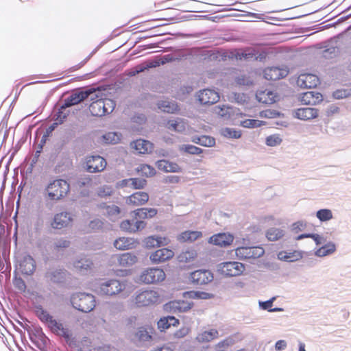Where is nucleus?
Masks as SVG:
<instances>
[{
    "instance_id": "21",
    "label": "nucleus",
    "mask_w": 351,
    "mask_h": 351,
    "mask_svg": "<svg viewBox=\"0 0 351 351\" xmlns=\"http://www.w3.org/2000/svg\"><path fill=\"white\" fill-rule=\"evenodd\" d=\"M75 269L82 274H86L93 269V263L92 260L86 256L77 258L73 262Z\"/></svg>"
},
{
    "instance_id": "4",
    "label": "nucleus",
    "mask_w": 351,
    "mask_h": 351,
    "mask_svg": "<svg viewBox=\"0 0 351 351\" xmlns=\"http://www.w3.org/2000/svg\"><path fill=\"white\" fill-rule=\"evenodd\" d=\"M70 301L74 308L82 313H89L95 307V298L91 293L84 292L73 293Z\"/></svg>"
},
{
    "instance_id": "57",
    "label": "nucleus",
    "mask_w": 351,
    "mask_h": 351,
    "mask_svg": "<svg viewBox=\"0 0 351 351\" xmlns=\"http://www.w3.org/2000/svg\"><path fill=\"white\" fill-rule=\"evenodd\" d=\"M351 95V90L337 89L332 93V97L336 99H341Z\"/></svg>"
},
{
    "instance_id": "54",
    "label": "nucleus",
    "mask_w": 351,
    "mask_h": 351,
    "mask_svg": "<svg viewBox=\"0 0 351 351\" xmlns=\"http://www.w3.org/2000/svg\"><path fill=\"white\" fill-rule=\"evenodd\" d=\"M130 180V186L134 189H143L147 184V180L143 178H132Z\"/></svg>"
},
{
    "instance_id": "46",
    "label": "nucleus",
    "mask_w": 351,
    "mask_h": 351,
    "mask_svg": "<svg viewBox=\"0 0 351 351\" xmlns=\"http://www.w3.org/2000/svg\"><path fill=\"white\" fill-rule=\"evenodd\" d=\"M122 138V133H104L102 140L106 144H117Z\"/></svg>"
},
{
    "instance_id": "38",
    "label": "nucleus",
    "mask_w": 351,
    "mask_h": 351,
    "mask_svg": "<svg viewBox=\"0 0 351 351\" xmlns=\"http://www.w3.org/2000/svg\"><path fill=\"white\" fill-rule=\"evenodd\" d=\"M191 141L203 147H213L215 145V138L208 135L195 136L192 137Z\"/></svg>"
},
{
    "instance_id": "33",
    "label": "nucleus",
    "mask_w": 351,
    "mask_h": 351,
    "mask_svg": "<svg viewBox=\"0 0 351 351\" xmlns=\"http://www.w3.org/2000/svg\"><path fill=\"white\" fill-rule=\"evenodd\" d=\"M256 97L259 102L272 104L276 101L277 95L271 90H265L258 93Z\"/></svg>"
},
{
    "instance_id": "47",
    "label": "nucleus",
    "mask_w": 351,
    "mask_h": 351,
    "mask_svg": "<svg viewBox=\"0 0 351 351\" xmlns=\"http://www.w3.org/2000/svg\"><path fill=\"white\" fill-rule=\"evenodd\" d=\"M190 298L193 299H202L208 300L214 298V295L210 293L200 291H191L186 292Z\"/></svg>"
},
{
    "instance_id": "8",
    "label": "nucleus",
    "mask_w": 351,
    "mask_h": 351,
    "mask_svg": "<svg viewBox=\"0 0 351 351\" xmlns=\"http://www.w3.org/2000/svg\"><path fill=\"white\" fill-rule=\"evenodd\" d=\"M74 215L69 211H62L53 215L50 226L56 230H60L64 228H69L73 226Z\"/></svg>"
},
{
    "instance_id": "9",
    "label": "nucleus",
    "mask_w": 351,
    "mask_h": 351,
    "mask_svg": "<svg viewBox=\"0 0 351 351\" xmlns=\"http://www.w3.org/2000/svg\"><path fill=\"white\" fill-rule=\"evenodd\" d=\"M165 278V271L158 267H151L144 270L140 276V280L145 284H154Z\"/></svg>"
},
{
    "instance_id": "39",
    "label": "nucleus",
    "mask_w": 351,
    "mask_h": 351,
    "mask_svg": "<svg viewBox=\"0 0 351 351\" xmlns=\"http://www.w3.org/2000/svg\"><path fill=\"white\" fill-rule=\"evenodd\" d=\"M336 250V245L332 242H328L319 248H318L315 252V255L318 257H324L326 256H328L334 253Z\"/></svg>"
},
{
    "instance_id": "52",
    "label": "nucleus",
    "mask_w": 351,
    "mask_h": 351,
    "mask_svg": "<svg viewBox=\"0 0 351 351\" xmlns=\"http://www.w3.org/2000/svg\"><path fill=\"white\" fill-rule=\"evenodd\" d=\"M197 253L195 250H186L185 252H182L178 256V260L180 262H190L193 261L196 256Z\"/></svg>"
},
{
    "instance_id": "5",
    "label": "nucleus",
    "mask_w": 351,
    "mask_h": 351,
    "mask_svg": "<svg viewBox=\"0 0 351 351\" xmlns=\"http://www.w3.org/2000/svg\"><path fill=\"white\" fill-rule=\"evenodd\" d=\"M45 191L50 200L59 201L67 195L70 191V185L64 179H56L49 182Z\"/></svg>"
},
{
    "instance_id": "34",
    "label": "nucleus",
    "mask_w": 351,
    "mask_h": 351,
    "mask_svg": "<svg viewBox=\"0 0 351 351\" xmlns=\"http://www.w3.org/2000/svg\"><path fill=\"white\" fill-rule=\"evenodd\" d=\"M134 148L140 154L151 153L154 149V144L147 140L138 139L134 141Z\"/></svg>"
},
{
    "instance_id": "17",
    "label": "nucleus",
    "mask_w": 351,
    "mask_h": 351,
    "mask_svg": "<svg viewBox=\"0 0 351 351\" xmlns=\"http://www.w3.org/2000/svg\"><path fill=\"white\" fill-rule=\"evenodd\" d=\"M198 100L203 105H211L217 103L219 99V95L212 89H204L198 93Z\"/></svg>"
},
{
    "instance_id": "32",
    "label": "nucleus",
    "mask_w": 351,
    "mask_h": 351,
    "mask_svg": "<svg viewBox=\"0 0 351 351\" xmlns=\"http://www.w3.org/2000/svg\"><path fill=\"white\" fill-rule=\"evenodd\" d=\"M64 104L60 105L59 104H56L52 112V116L53 120H56L58 121L61 122L62 123L64 122V119L69 114L70 111L68 108H63Z\"/></svg>"
},
{
    "instance_id": "26",
    "label": "nucleus",
    "mask_w": 351,
    "mask_h": 351,
    "mask_svg": "<svg viewBox=\"0 0 351 351\" xmlns=\"http://www.w3.org/2000/svg\"><path fill=\"white\" fill-rule=\"evenodd\" d=\"M317 116V110L310 107L300 108L294 112V117L301 120H308Z\"/></svg>"
},
{
    "instance_id": "1",
    "label": "nucleus",
    "mask_w": 351,
    "mask_h": 351,
    "mask_svg": "<svg viewBox=\"0 0 351 351\" xmlns=\"http://www.w3.org/2000/svg\"><path fill=\"white\" fill-rule=\"evenodd\" d=\"M71 244L69 240L60 237L43 250L41 256L45 265L44 278L47 282L59 287H64L69 283L71 274L64 266L55 265L53 263L62 258L65 250Z\"/></svg>"
},
{
    "instance_id": "28",
    "label": "nucleus",
    "mask_w": 351,
    "mask_h": 351,
    "mask_svg": "<svg viewBox=\"0 0 351 351\" xmlns=\"http://www.w3.org/2000/svg\"><path fill=\"white\" fill-rule=\"evenodd\" d=\"M277 256L280 261L291 263L301 259L303 257V255L302 252L298 250L290 252L281 251L278 253Z\"/></svg>"
},
{
    "instance_id": "24",
    "label": "nucleus",
    "mask_w": 351,
    "mask_h": 351,
    "mask_svg": "<svg viewBox=\"0 0 351 351\" xmlns=\"http://www.w3.org/2000/svg\"><path fill=\"white\" fill-rule=\"evenodd\" d=\"M158 328L161 332H165L169 329L171 326L176 327L180 325V320L173 315H167L161 317L158 323Z\"/></svg>"
},
{
    "instance_id": "12",
    "label": "nucleus",
    "mask_w": 351,
    "mask_h": 351,
    "mask_svg": "<svg viewBox=\"0 0 351 351\" xmlns=\"http://www.w3.org/2000/svg\"><path fill=\"white\" fill-rule=\"evenodd\" d=\"M107 165L104 158L99 155H92L86 157V170L89 173H99L103 171Z\"/></svg>"
},
{
    "instance_id": "41",
    "label": "nucleus",
    "mask_w": 351,
    "mask_h": 351,
    "mask_svg": "<svg viewBox=\"0 0 351 351\" xmlns=\"http://www.w3.org/2000/svg\"><path fill=\"white\" fill-rule=\"evenodd\" d=\"M19 324L27 330L29 338L30 340L39 337L44 332L40 326H30L28 325L23 326L21 322H19Z\"/></svg>"
},
{
    "instance_id": "18",
    "label": "nucleus",
    "mask_w": 351,
    "mask_h": 351,
    "mask_svg": "<svg viewBox=\"0 0 351 351\" xmlns=\"http://www.w3.org/2000/svg\"><path fill=\"white\" fill-rule=\"evenodd\" d=\"M19 269L23 275L32 276L36 269L35 259L30 254H26L20 262Z\"/></svg>"
},
{
    "instance_id": "50",
    "label": "nucleus",
    "mask_w": 351,
    "mask_h": 351,
    "mask_svg": "<svg viewBox=\"0 0 351 351\" xmlns=\"http://www.w3.org/2000/svg\"><path fill=\"white\" fill-rule=\"evenodd\" d=\"M158 106L159 109L168 113H173L177 109V106L169 101H160Z\"/></svg>"
},
{
    "instance_id": "7",
    "label": "nucleus",
    "mask_w": 351,
    "mask_h": 351,
    "mask_svg": "<svg viewBox=\"0 0 351 351\" xmlns=\"http://www.w3.org/2000/svg\"><path fill=\"white\" fill-rule=\"evenodd\" d=\"M97 97L94 88H86L72 93L67 98L64 100L63 108H68L77 105L86 99L93 100Z\"/></svg>"
},
{
    "instance_id": "40",
    "label": "nucleus",
    "mask_w": 351,
    "mask_h": 351,
    "mask_svg": "<svg viewBox=\"0 0 351 351\" xmlns=\"http://www.w3.org/2000/svg\"><path fill=\"white\" fill-rule=\"evenodd\" d=\"M322 95L319 93L308 91L304 93L302 97V101L306 104H314L317 101L322 100Z\"/></svg>"
},
{
    "instance_id": "53",
    "label": "nucleus",
    "mask_w": 351,
    "mask_h": 351,
    "mask_svg": "<svg viewBox=\"0 0 351 351\" xmlns=\"http://www.w3.org/2000/svg\"><path fill=\"white\" fill-rule=\"evenodd\" d=\"M172 62H174V60H173V58L171 53L166 54V55L161 56L158 62H154L150 63L149 65H147V68L156 67V66H160V64L163 65L167 63Z\"/></svg>"
},
{
    "instance_id": "51",
    "label": "nucleus",
    "mask_w": 351,
    "mask_h": 351,
    "mask_svg": "<svg viewBox=\"0 0 351 351\" xmlns=\"http://www.w3.org/2000/svg\"><path fill=\"white\" fill-rule=\"evenodd\" d=\"M265 122L263 121L247 119L243 121H241L240 125L246 128H256L261 126Z\"/></svg>"
},
{
    "instance_id": "35",
    "label": "nucleus",
    "mask_w": 351,
    "mask_h": 351,
    "mask_svg": "<svg viewBox=\"0 0 351 351\" xmlns=\"http://www.w3.org/2000/svg\"><path fill=\"white\" fill-rule=\"evenodd\" d=\"M202 237V232L200 231L186 230L178 235V240L180 242H193Z\"/></svg>"
},
{
    "instance_id": "49",
    "label": "nucleus",
    "mask_w": 351,
    "mask_h": 351,
    "mask_svg": "<svg viewBox=\"0 0 351 351\" xmlns=\"http://www.w3.org/2000/svg\"><path fill=\"white\" fill-rule=\"evenodd\" d=\"M137 171L141 173L142 176L147 178L152 177L156 173L155 169L152 166L147 164L141 165L140 167L137 168Z\"/></svg>"
},
{
    "instance_id": "11",
    "label": "nucleus",
    "mask_w": 351,
    "mask_h": 351,
    "mask_svg": "<svg viewBox=\"0 0 351 351\" xmlns=\"http://www.w3.org/2000/svg\"><path fill=\"white\" fill-rule=\"evenodd\" d=\"M194 286L206 285L213 280V274L208 269H197L190 273L189 278Z\"/></svg>"
},
{
    "instance_id": "61",
    "label": "nucleus",
    "mask_w": 351,
    "mask_h": 351,
    "mask_svg": "<svg viewBox=\"0 0 351 351\" xmlns=\"http://www.w3.org/2000/svg\"><path fill=\"white\" fill-rule=\"evenodd\" d=\"M276 300V297H272L266 301H259V307L263 310H267L269 312L271 309L274 302Z\"/></svg>"
},
{
    "instance_id": "27",
    "label": "nucleus",
    "mask_w": 351,
    "mask_h": 351,
    "mask_svg": "<svg viewBox=\"0 0 351 351\" xmlns=\"http://www.w3.org/2000/svg\"><path fill=\"white\" fill-rule=\"evenodd\" d=\"M19 136L16 135V133H13L12 135V141H14L15 139L17 140L16 144L13 147V151L10 156L8 162L13 160L15 155L17 152L21 149L22 145L27 141L29 133H18ZM31 135L32 133H29Z\"/></svg>"
},
{
    "instance_id": "13",
    "label": "nucleus",
    "mask_w": 351,
    "mask_h": 351,
    "mask_svg": "<svg viewBox=\"0 0 351 351\" xmlns=\"http://www.w3.org/2000/svg\"><path fill=\"white\" fill-rule=\"evenodd\" d=\"M158 298V295L155 291H139L136 293L135 303L138 306H147L155 303Z\"/></svg>"
},
{
    "instance_id": "30",
    "label": "nucleus",
    "mask_w": 351,
    "mask_h": 351,
    "mask_svg": "<svg viewBox=\"0 0 351 351\" xmlns=\"http://www.w3.org/2000/svg\"><path fill=\"white\" fill-rule=\"evenodd\" d=\"M138 243L137 241L132 238H119L114 242V246L120 250H125L133 248Z\"/></svg>"
},
{
    "instance_id": "23",
    "label": "nucleus",
    "mask_w": 351,
    "mask_h": 351,
    "mask_svg": "<svg viewBox=\"0 0 351 351\" xmlns=\"http://www.w3.org/2000/svg\"><path fill=\"white\" fill-rule=\"evenodd\" d=\"M167 244V239L159 235H151L146 237L143 241V245L147 249L159 247Z\"/></svg>"
},
{
    "instance_id": "58",
    "label": "nucleus",
    "mask_w": 351,
    "mask_h": 351,
    "mask_svg": "<svg viewBox=\"0 0 351 351\" xmlns=\"http://www.w3.org/2000/svg\"><path fill=\"white\" fill-rule=\"evenodd\" d=\"M13 284L14 287L21 292H25L26 291L27 286L25 282L21 277L14 276Z\"/></svg>"
},
{
    "instance_id": "16",
    "label": "nucleus",
    "mask_w": 351,
    "mask_h": 351,
    "mask_svg": "<svg viewBox=\"0 0 351 351\" xmlns=\"http://www.w3.org/2000/svg\"><path fill=\"white\" fill-rule=\"evenodd\" d=\"M193 306V302L184 300H173L165 304L164 308L165 311L176 312H186Z\"/></svg>"
},
{
    "instance_id": "29",
    "label": "nucleus",
    "mask_w": 351,
    "mask_h": 351,
    "mask_svg": "<svg viewBox=\"0 0 351 351\" xmlns=\"http://www.w3.org/2000/svg\"><path fill=\"white\" fill-rule=\"evenodd\" d=\"M152 330V328L138 327L135 332L134 337L141 343L150 342L153 339Z\"/></svg>"
},
{
    "instance_id": "42",
    "label": "nucleus",
    "mask_w": 351,
    "mask_h": 351,
    "mask_svg": "<svg viewBox=\"0 0 351 351\" xmlns=\"http://www.w3.org/2000/svg\"><path fill=\"white\" fill-rule=\"evenodd\" d=\"M256 51L252 49H245L242 51H237L234 54V57L237 60H249L252 59H256Z\"/></svg>"
},
{
    "instance_id": "45",
    "label": "nucleus",
    "mask_w": 351,
    "mask_h": 351,
    "mask_svg": "<svg viewBox=\"0 0 351 351\" xmlns=\"http://www.w3.org/2000/svg\"><path fill=\"white\" fill-rule=\"evenodd\" d=\"M285 234V231L280 228H271L268 229L266 237L269 241H275L282 238Z\"/></svg>"
},
{
    "instance_id": "2",
    "label": "nucleus",
    "mask_w": 351,
    "mask_h": 351,
    "mask_svg": "<svg viewBox=\"0 0 351 351\" xmlns=\"http://www.w3.org/2000/svg\"><path fill=\"white\" fill-rule=\"evenodd\" d=\"M35 314L39 320L54 334L61 336L70 346L75 345V338L73 337L71 330L64 328L63 324L57 321L42 305L35 306Z\"/></svg>"
},
{
    "instance_id": "64",
    "label": "nucleus",
    "mask_w": 351,
    "mask_h": 351,
    "mask_svg": "<svg viewBox=\"0 0 351 351\" xmlns=\"http://www.w3.org/2000/svg\"><path fill=\"white\" fill-rule=\"evenodd\" d=\"M230 341L228 339L223 340L216 346L215 351H228Z\"/></svg>"
},
{
    "instance_id": "22",
    "label": "nucleus",
    "mask_w": 351,
    "mask_h": 351,
    "mask_svg": "<svg viewBox=\"0 0 351 351\" xmlns=\"http://www.w3.org/2000/svg\"><path fill=\"white\" fill-rule=\"evenodd\" d=\"M319 83V80L317 76L309 73L300 75L298 80V85L302 88H315Z\"/></svg>"
},
{
    "instance_id": "59",
    "label": "nucleus",
    "mask_w": 351,
    "mask_h": 351,
    "mask_svg": "<svg viewBox=\"0 0 351 351\" xmlns=\"http://www.w3.org/2000/svg\"><path fill=\"white\" fill-rule=\"evenodd\" d=\"M235 81L239 85L250 86L253 84V81L251 80V78L245 75L238 76Z\"/></svg>"
},
{
    "instance_id": "63",
    "label": "nucleus",
    "mask_w": 351,
    "mask_h": 351,
    "mask_svg": "<svg viewBox=\"0 0 351 351\" xmlns=\"http://www.w3.org/2000/svg\"><path fill=\"white\" fill-rule=\"evenodd\" d=\"M89 227L92 230L97 231L101 230L104 227V222L99 219H95L93 220H91L89 223Z\"/></svg>"
},
{
    "instance_id": "62",
    "label": "nucleus",
    "mask_w": 351,
    "mask_h": 351,
    "mask_svg": "<svg viewBox=\"0 0 351 351\" xmlns=\"http://www.w3.org/2000/svg\"><path fill=\"white\" fill-rule=\"evenodd\" d=\"M171 55L173 58L174 62L186 59L188 56V53H186L184 49H177L171 53Z\"/></svg>"
},
{
    "instance_id": "60",
    "label": "nucleus",
    "mask_w": 351,
    "mask_h": 351,
    "mask_svg": "<svg viewBox=\"0 0 351 351\" xmlns=\"http://www.w3.org/2000/svg\"><path fill=\"white\" fill-rule=\"evenodd\" d=\"M133 219H125L120 223V228L128 232H133Z\"/></svg>"
},
{
    "instance_id": "14",
    "label": "nucleus",
    "mask_w": 351,
    "mask_h": 351,
    "mask_svg": "<svg viewBox=\"0 0 351 351\" xmlns=\"http://www.w3.org/2000/svg\"><path fill=\"white\" fill-rule=\"evenodd\" d=\"M221 273L230 277L238 276L243 274L245 266L243 263L236 261L225 262L221 264Z\"/></svg>"
},
{
    "instance_id": "31",
    "label": "nucleus",
    "mask_w": 351,
    "mask_h": 351,
    "mask_svg": "<svg viewBox=\"0 0 351 351\" xmlns=\"http://www.w3.org/2000/svg\"><path fill=\"white\" fill-rule=\"evenodd\" d=\"M135 219H145L152 218L157 214V210L154 208H141L132 212Z\"/></svg>"
},
{
    "instance_id": "3",
    "label": "nucleus",
    "mask_w": 351,
    "mask_h": 351,
    "mask_svg": "<svg viewBox=\"0 0 351 351\" xmlns=\"http://www.w3.org/2000/svg\"><path fill=\"white\" fill-rule=\"evenodd\" d=\"M127 282L126 280L101 279L95 285L94 291L99 295L112 297L124 291Z\"/></svg>"
},
{
    "instance_id": "44",
    "label": "nucleus",
    "mask_w": 351,
    "mask_h": 351,
    "mask_svg": "<svg viewBox=\"0 0 351 351\" xmlns=\"http://www.w3.org/2000/svg\"><path fill=\"white\" fill-rule=\"evenodd\" d=\"M103 208L106 209L108 217L112 221H114L121 212V208L114 204H106Z\"/></svg>"
},
{
    "instance_id": "43",
    "label": "nucleus",
    "mask_w": 351,
    "mask_h": 351,
    "mask_svg": "<svg viewBox=\"0 0 351 351\" xmlns=\"http://www.w3.org/2000/svg\"><path fill=\"white\" fill-rule=\"evenodd\" d=\"M31 341L41 351H46L47 345L50 340L47 336L43 332L39 337L33 339Z\"/></svg>"
},
{
    "instance_id": "56",
    "label": "nucleus",
    "mask_w": 351,
    "mask_h": 351,
    "mask_svg": "<svg viewBox=\"0 0 351 351\" xmlns=\"http://www.w3.org/2000/svg\"><path fill=\"white\" fill-rule=\"evenodd\" d=\"M218 335V332L216 330H210L208 331H205L202 334L199 341H210L215 339Z\"/></svg>"
},
{
    "instance_id": "25",
    "label": "nucleus",
    "mask_w": 351,
    "mask_h": 351,
    "mask_svg": "<svg viewBox=\"0 0 351 351\" xmlns=\"http://www.w3.org/2000/svg\"><path fill=\"white\" fill-rule=\"evenodd\" d=\"M149 200V195L143 191L136 192L127 197L126 203L135 206H141Z\"/></svg>"
},
{
    "instance_id": "55",
    "label": "nucleus",
    "mask_w": 351,
    "mask_h": 351,
    "mask_svg": "<svg viewBox=\"0 0 351 351\" xmlns=\"http://www.w3.org/2000/svg\"><path fill=\"white\" fill-rule=\"evenodd\" d=\"M282 142V138L279 134H274L268 136L265 139V143L267 146L275 147L280 145Z\"/></svg>"
},
{
    "instance_id": "6",
    "label": "nucleus",
    "mask_w": 351,
    "mask_h": 351,
    "mask_svg": "<svg viewBox=\"0 0 351 351\" xmlns=\"http://www.w3.org/2000/svg\"><path fill=\"white\" fill-rule=\"evenodd\" d=\"M92 100L89 105V111L94 117H102L111 113L116 106L114 100L109 98H100Z\"/></svg>"
},
{
    "instance_id": "10",
    "label": "nucleus",
    "mask_w": 351,
    "mask_h": 351,
    "mask_svg": "<svg viewBox=\"0 0 351 351\" xmlns=\"http://www.w3.org/2000/svg\"><path fill=\"white\" fill-rule=\"evenodd\" d=\"M265 254V250L260 246H241L236 249L239 259H256Z\"/></svg>"
},
{
    "instance_id": "15",
    "label": "nucleus",
    "mask_w": 351,
    "mask_h": 351,
    "mask_svg": "<svg viewBox=\"0 0 351 351\" xmlns=\"http://www.w3.org/2000/svg\"><path fill=\"white\" fill-rule=\"evenodd\" d=\"M289 73V70L286 68H280L278 66H271L264 69V77L267 80H278L285 78Z\"/></svg>"
},
{
    "instance_id": "37",
    "label": "nucleus",
    "mask_w": 351,
    "mask_h": 351,
    "mask_svg": "<svg viewBox=\"0 0 351 351\" xmlns=\"http://www.w3.org/2000/svg\"><path fill=\"white\" fill-rule=\"evenodd\" d=\"M178 150L181 154L199 156L204 152V149L191 144H182L178 147Z\"/></svg>"
},
{
    "instance_id": "20",
    "label": "nucleus",
    "mask_w": 351,
    "mask_h": 351,
    "mask_svg": "<svg viewBox=\"0 0 351 351\" xmlns=\"http://www.w3.org/2000/svg\"><path fill=\"white\" fill-rule=\"evenodd\" d=\"M234 239L233 236L229 233H218L209 238V243L219 247H228L231 245Z\"/></svg>"
},
{
    "instance_id": "36",
    "label": "nucleus",
    "mask_w": 351,
    "mask_h": 351,
    "mask_svg": "<svg viewBox=\"0 0 351 351\" xmlns=\"http://www.w3.org/2000/svg\"><path fill=\"white\" fill-rule=\"evenodd\" d=\"M117 260L121 266L129 267L136 263L138 258L133 252H126L121 254Z\"/></svg>"
},
{
    "instance_id": "19",
    "label": "nucleus",
    "mask_w": 351,
    "mask_h": 351,
    "mask_svg": "<svg viewBox=\"0 0 351 351\" xmlns=\"http://www.w3.org/2000/svg\"><path fill=\"white\" fill-rule=\"evenodd\" d=\"M174 252L169 248H160L152 253L149 256L150 261L155 264L163 263L173 258Z\"/></svg>"
},
{
    "instance_id": "48",
    "label": "nucleus",
    "mask_w": 351,
    "mask_h": 351,
    "mask_svg": "<svg viewBox=\"0 0 351 351\" xmlns=\"http://www.w3.org/2000/svg\"><path fill=\"white\" fill-rule=\"evenodd\" d=\"M316 217L321 222L328 221L332 219V213L328 208H322L316 212Z\"/></svg>"
}]
</instances>
